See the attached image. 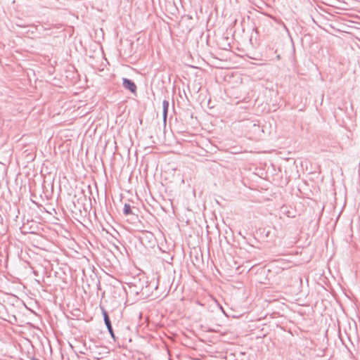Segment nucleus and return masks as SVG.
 I'll return each instance as SVG.
<instances>
[{
    "label": "nucleus",
    "mask_w": 360,
    "mask_h": 360,
    "mask_svg": "<svg viewBox=\"0 0 360 360\" xmlns=\"http://www.w3.org/2000/svg\"><path fill=\"white\" fill-rule=\"evenodd\" d=\"M102 311H103V319H104V322H105V324L108 328V330L109 332V333L110 334V336L112 337V338L115 340H116V338H115V335L114 334V331H113V329H112V324H111V321L110 320V317L107 313V311L102 308Z\"/></svg>",
    "instance_id": "1"
},
{
    "label": "nucleus",
    "mask_w": 360,
    "mask_h": 360,
    "mask_svg": "<svg viewBox=\"0 0 360 360\" xmlns=\"http://www.w3.org/2000/svg\"><path fill=\"white\" fill-rule=\"evenodd\" d=\"M122 86L124 89L129 90L131 93L136 94V85L132 80L124 78L122 82Z\"/></svg>",
    "instance_id": "2"
},
{
    "label": "nucleus",
    "mask_w": 360,
    "mask_h": 360,
    "mask_svg": "<svg viewBox=\"0 0 360 360\" xmlns=\"http://www.w3.org/2000/svg\"><path fill=\"white\" fill-rule=\"evenodd\" d=\"M162 108H163V112H162L163 120L165 122L167 120V112H168V108H169V101H168L164 100L162 101Z\"/></svg>",
    "instance_id": "3"
},
{
    "label": "nucleus",
    "mask_w": 360,
    "mask_h": 360,
    "mask_svg": "<svg viewBox=\"0 0 360 360\" xmlns=\"http://www.w3.org/2000/svg\"><path fill=\"white\" fill-rule=\"evenodd\" d=\"M123 213L124 215L127 216L131 214V206L129 204H124V209H123Z\"/></svg>",
    "instance_id": "4"
},
{
    "label": "nucleus",
    "mask_w": 360,
    "mask_h": 360,
    "mask_svg": "<svg viewBox=\"0 0 360 360\" xmlns=\"http://www.w3.org/2000/svg\"><path fill=\"white\" fill-rule=\"evenodd\" d=\"M32 360H39V359H36V358H33Z\"/></svg>",
    "instance_id": "5"
}]
</instances>
